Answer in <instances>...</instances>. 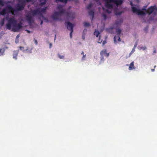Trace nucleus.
<instances>
[{
	"instance_id": "nucleus-4",
	"label": "nucleus",
	"mask_w": 157,
	"mask_h": 157,
	"mask_svg": "<svg viewBox=\"0 0 157 157\" xmlns=\"http://www.w3.org/2000/svg\"><path fill=\"white\" fill-rule=\"evenodd\" d=\"M58 11H54L51 15V18L53 21H56L60 19L61 15L65 12V10L63 8L62 5H59L57 6Z\"/></svg>"
},
{
	"instance_id": "nucleus-47",
	"label": "nucleus",
	"mask_w": 157,
	"mask_h": 157,
	"mask_svg": "<svg viewBox=\"0 0 157 157\" xmlns=\"http://www.w3.org/2000/svg\"><path fill=\"white\" fill-rule=\"evenodd\" d=\"M56 37H55V39H54V40H55L56 39Z\"/></svg>"
},
{
	"instance_id": "nucleus-1",
	"label": "nucleus",
	"mask_w": 157,
	"mask_h": 157,
	"mask_svg": "<svg viewBox=\"0 0 157 157\" xmlns=\"http://www.w3.org/2000/svg\"><path fill=\"white\" fill-rule=\"evenodd\" d=\"M18 4L15 6V8H13L11 6L8 5L2 11H0V14L3 16L7 14L6 19L7 22L6 24V28L7 29L10 30L12 28V30L14 32H18L22 27L21 24L20 23H17V20L13 16H11V15H14L17 13V11L21 10L24 8V6L27 2H31L33 0H18ZM4 5L2 0H0V10L2 7ZM5 18L2 19L0 21V25L2 26L4 24Z\"/></svg>"
},
{
	"instance_id": "nucleus-39",
	"label": "nucleus",
	"mask_w": 157,
	"mask_h": 157,
	"mask_svg": "<svg viewBox=\"0 0 157 157\" xmlns=\"http://www.w3.org/2000/svg\"><path fill=\"white\" fill-rule=\"evenodd\" d=\"M106 43V42L105 41H103L102 43V44L104 45Z\"/></svg>"
},
{
	"instance_id": "nucleus-26",
	"label": "nucleus",
	"mask_w": 157,
	"mask_h": 157,
	"mask_svg": "<svg viewBox=\"0 0 157 157\" xmlns=\"http://www.w3.org/2000/svg\"><path fill=\"white\" fill-rule=\"evenodd\" d=\"M87 32V29H85L83 31L82 34L86 35Z\"/></svg>"
},
{
	"instance_id": "nucleus-36",
	"label": "nucleus",
	"mask_w": 157,
	"mask_h": 157,
	"mask_svg": "<svg viewBox=\"0 0 157 157\" xmlns=\"http://www.w3.org/2000/svg\"><path fill=\"white\" fill-rule=\"evenodd\" d=\"M115 13L116 15H120L121 13V12L117 13V12H116Z\"/></svg>"
},
{
	"instance_id": "nucleus-29",
	"label": "nucleus",
	"mask_w": 157,
	"mask_h": 157,
	"mask_svg": "<svg viewBox=\"0 0 157 157\" xmlns=\"http://www.w3.org/2000/svg\"><path fill=\"white\" fill-rule=\"evenodd\" d=\"M102 41V40H101L100 39V36H99V38L98 40V43L101 44V43Z\"/></svg>"
},
{
	"instance_id": "nucleus-33",
	"label": "nucleus",
	"mask_w": 157,
	"mask_h": 157,
	"mask_svg": "<svg viewBox=\"0 0 157 157\" xmlns=\"http://www.w3.org/2000/svg\"><path fill=\"white\" fill-rule=\"evenodd\" d=\"M34 42H35V44H36V45H37V44H38V43H37V40L35 39H34Z\"/></svg>"
},
{
	"instance_id": "nucleus-11",
	"label": "nucleus",
	"mask_w": 157,
	"mask_h": 157,
	"mask_svg": "<svg viewBox=\"0 0 157 157\" xmlns=\"http://www.w3.org/2000/svg\"><path fill=\"white\" fill-rule=\"evenodd\" d=\"M100 55H104L106 57H108L109 55V53L106 52V49H103L101 51L100 53Z\"/></svg>"
},
{
	"instance_id": "nucleus-37",
	"label": "nucleus",
	"mask_w": 157,
	"mask_h": 157,
	"mask_svg": "<svg viewBox=\"0 0 157 157\" xmlns=\"http://www.w3.org/2000/svg\"><path fill=\"white\" fill-rule=\"evenodd\" d=\"M20 34H18V35L17 36H16V38H17V39H19V37H20Z\"/></svg>"
},
{
	"instance_id": "nucleus-46",
	"label": "nucleus",
	"mask_w": 157,
	"mask_h": 157,
	"mask_svg": "<svg viewBox=\"0 0 157 157\" xmlns=\"http://www.w3.org/2000/svg\"><path fill=\"white\" fill-rule=\"evenodd\" d=\"M83 52H82V53L81 54H83Z\"/></svg>"
},
{
	"instance_id": "nucleus-2",
	"label": "nucleus",
	"mask_w": 157,
	"mask_h": 157,
	"mask_svg": "<svg viewBox=\"0 0 157 157\" xmlns=\"http://www.w3.org/2000/svg\"><path fill=\"white\" fill-rule=\"evenodd\" d=\"M105 2V8L102 7L103 11L108 13H110L112 9L116 10L118 6L121 5L124 0H104ZM96 6H99L101 4L98 0H94Z\"/></svg>"
},
{
	"instance_id": "nucleus-41",
	"label": "nucleus",
	"mask_w": 157,
	"mask_h": 157,
	"mask_svg": "<svg viewBox=\"0 0 157 157\" xmlns=\"http://www.w3.org/2000/svg\"><path fill=\"white\" fill-rule=\"evenodd\" d=\"M26 31L28 33H30V31L28 30H26Z\"/></svg>"
},
{
	"instance_id": "nucleus-3",
	"label": "nucleus",
	"mask_w": 157,
	"mask_h": 157,
	"mask_svg": "<svg viewBox=\"0 0 157 157\" xmlns=\"http://www.w3.org/2000/svg\"><path fill=\"white\" fill-rule=\"evenodd\" d=\"M46 10V7H45L36 9L34 10H31L30 13L26 16V19L29 23L30 24L33 21V17L37 15L39 16V18L41 21L40 25H41L44 21L49 22V20L42 15V14L45 13Z\"/></svg>"
},
{
	"instance_id": "nucleus-5",
	"label": "nucleus",
	"mask_w": 157,
	"mask_h": 157,
	"mask_svg": "<svg viewBox=\"0 0 157 157\" xmlns=\"http://www.w3.org/2000/svg\"><path fill=\"white\" fill-rule=\"evenodd\" d=\"M130 5L132 11L133 13L139 15H144L147 13V6H144L140 10V7L138 5L133 4L132 2H130Z\"/></svg>"
},
{
	"instance_id": "nucleus-42",
	"label": "nucleus",
	"mask_w": 157,
	"mask_h": 157,
	"mask_svg": "<svg viewBox=\"0 0 157 157\" xmlns=\"http://www.w3.org/2000/svg\"><path fill=\"white\" fill-rule=\"evenodd\" d=\"M51 46H52V44L51 43L50 44V48H51Z\"/></svg>"
},
{
	"instance_id": "nucleus-15",
	"label": "nucleus",
	"mask_w": 157,
	"mask_h": 157,
	"mask_svg": "<svg viewBox=\"0 0 157 157\" xmlns=\"http://www.w3.org/2000/svg\"><path fill=\"white\" fill-rule=\"evenodd\" d=\"M122 22V21L121 19H119L117 20L115 22L114 25L117 27L118 25H120Z\"/></svg>"
},
{
	"instance_id": "nucleus-28",
	"label": "nucleus",
	"mask_w": 157,
	"mask_h": 157,
	"mask_svg": "<svg viewBox=\"0 0 157 157\" xmlns=\"http://www.w3.org/2000/svg\"><path fill=\"white\" fill-rule=\"evenodd\" d=\"M70 31H71V32H70V38H72V33L73 32V30Z\"/></svg>"
},
{
	"instance_id": "nucleus-44",
	"label": "nucleus",
	"mask_w": 157,
	"mask_h": 157,
	"mask_svg": "<svg viewBox=\"0 0 157 157\" xmlns=\"http://www.w3.org/2000/svg\"><path fill=\"white\" fill-rule=\"evenodd\" d=\"M136 2H139V0H135Z\"/></svg>"
},
{
	"instance_id": "nucleus-16",
	"label": "nucleus",
	"mask_w": 157,
	"mask_h": 157,
	"mask_svg": "<svg viewBox=\"0 0 157 157\" xmlns=\"http://www.w3.org/2000/svg\"><path fill=\"white\" fill-rule=\"evenodd\" d=\"M116 26L114 25L113 27H111L106 29V31L111 33H113V30L114 28H116Z\"/></svg>"
},
{
	"instance_id": "nucleus-10",
	"label": "nucleus",
	"mask_w": 157,
	"mask_h": 157,
	"mask_svg": "<svg viewBox=\"0 0 157 157\" xmlns=\"http://www.w3.org/2000/svg\"><path fill=\"white\" fill-rule=\"evenodd\" d=\"M67 28L70 31L73 30L74 25L70 22H67Z\"/></svg>"
},
{
	"instance_id": "nucleus-40",
	"label": "nucleus",
	"mask_w": 157,
	"mask_h": 157,
	"mask_svg": "<svg viewBox=\"0 0 157 157\" xmlns=\"http://www.w3.org/2000/svg\"><path fill=\"white\" fill-rule=\"evenodd\" d=\"M8 47L5 46L4 47V48L3 49H5V50L6 49H8Z\"/></svg>"
},
{
	"instance_id": "nucleus-14",
	"label": "nucleus",
	"mask_w": 157,
	"mask_h": 157,
	"mask_svg": "<svg viewBox=\"0 0 157 157\" xmlns=\"http://www.w3.org/2000/svg\"><path fill=\"white\" fill-rule=\"evenodd\" d=\"M137 48H138V49L140 50H143V51H144V50H145L147 49V47L145 46H143L142 45H139L138 47Z\"/></svg>"
},
{
	"instance_id": "nucleus-49",
	"label": "nucleus",
	"mask_w": 157,
	"mask_h": 157,
	"mask_svg": "<svg viewBox=\"0 0 157 157\" xmlns=\"http://www.w3.org/2000/svg\"><path fill=\"white\" fill-rule=\"evenodd\" d=\"M84 1H85V0H84Z\"/></svg>"
},
{
	"instance_id": "nucleus-32",
	"label": "nucleus",
	"mask_w": 157,
	"mask_h": 157,
	"mask_svg": "<svg viewBox=\"0 0 157 157\" xmlns=\"http://www.w3.org/2000/svg\"><path fill=\"white\" fill-rule=\"evenodd\" d=\"M16 52H17V54L18 53V52H19V50H17L16 51H14L13 52V54H16Z\"/></svg>"
},
{
	"instance_id": "nucleus-19",
	"label": "nucleus",
	"mask_w": 157,
	"mask_h": 157,
	"mask_svg": "<svg viewBox=\"0 0 157 157\" xmlns=\"http://www.w3.org/2000/svg\"><path fill=\"white\" fill-rule=\"evenodd\" d=\"M121 32V30L119 28L117 29L116 30L117 35L119 36Z\"/></svg>"
},
{
	"instance_id": "nucleus-7",
	"label": "nucleus",
	"mask_w": 157,
	"mask_h": 157,
	"mask_svg": "<svg viewBox=\"0 0 157 157\" xmlns=\"http://www.w3.org/2000/svg\"><path fill=\"white\" fill-rule=\"evenodd\" d=\"M94 5L93 4V3H90L87 6V8L89 9V14L90 16L92 17V19H93L94 16V12L92 10H91V9L92 7Z\"/></svg>"
},
{
	"instance_id": "nucleus-30",
	"label": "nucleus",
	"mask_w": 157,
	"mask_h": 157,
	"mask_svg": "<svg viewBox=\"0 0 157 157\" xmlns=\"http://www.w3.org/2000/svg\"><path fill=\"white\" fill-rule=\"evenodd\" d=\"M86 56V55H83V56L82 58V60H84L85 59V58Z\"/></svg>"
},
{
	"instance_id": "nucleus-38",
	"label": "nucleus",
	"mask_w": 157,
	"mask_h": 157,
	"mask_svg": "<svg viewBox=\"0 0 157 157\" xmlns=\"http://www.w3.org/2000/svg\"><path fill=\"white\" fill-rule=\"evenodd\" d=\"M156 53V50H154L153 51V54L154 55V54H155Z\"/></svg>"
},
{
	"instance_id": "nucleus-35",
	"label": "nucleus",
	"mask_w": 157,
	"mask_h": 157,
	"mask_svg": "<svg viewBox=\"0 0 157 157\" xmlns=\"http://www.w3.org/2000/svg\"><path fill=\"white\" fill-rule=\"evenodd\" d=\"M85 35H83V34L82 35V39L83 40H84L85 39Z\"/></svg>"
},
{
	"instance_id": "nucleus-48",
	"label": "nucleus",
	"mask_w": 157,
	"mask_h": 157,
	"mask_svg": "<svg viewBox=\"0 0 157 157\" xmlns=\"http://www.w3.org/2000/svg\"><path fill=\"white\" fill-rule=\"evenodd\" d=\"M156 67V66H154V67Z\"/></svg>"
},
{
	"instance_id": "nucleus-18",
	"label": "nucleus",
	"mask_w": 157,
	"mask_h": 157,
	"mask_svg": "<svg viewBox=\"0 0 157 157\" xmlns=\"http://www.w3.org/2000/svg\"><path fill=\"white\" fill-rule=\"evenodd\" d=\"M99 34L100 33L98 30H95L94 32V35L96 37H98Z\"/></svg>"
},
{
	"instance_id": "nucleus-45",
	"label": "nucleus",
	"mask_w": 157,
	"mask_h": 157,
	"mask_svg": "<svg viewBox=\"0 0 157 157\" xmlns=\"http://www.w3.org/2000/svg\"><path fill=\"white\" fill-rule=\"evenodd\" d=\"M10 44V43H7V44Z\"/></svg>"
},
{
	"instance_id": "nucleus-13",
	"label": "nucleus",
	"mask_w": 157,
	"mask_h": 157,
	"mask_svg": "<svg viewBox=\"0 0 157 157\" xmlns=\"http://www.w3.org/2000/svg\"><path fill=\"white\" fill-rule=\"evenodd\" d=\"M135 67L134 66V62L133 61L130 64L128 69L129 70H132L135 69Z\"/></svg>"
},
{
	"instance_id": "nucleus-23",
	"label": "nucleus",
	"mask_w": 157,
	"mask_h": 157,
	"mask_svg": "<svg viewBox=\"0 0 157 157\" xmlns=\"http://www.w3.org/2000/svg\"><path fill=\"white\" fill-rule=\"evenodd\" d=\"M135 48H133L132 49V51L130 52V53H129V57L135 51Z\"/></svg>"
},
{
	"instance_id": "nucleus-6",
	"label": "nucleus",
	"mask_w": 157,
	"mask_h": 157,
	"mask_svg": "<svg viewBox=\"0 0 157 157\" xmlns=\"http://www.w3.org/2000/svg\"><path fill=\"white\" fill-rule=\"evenodd\" d=\"M20 50L22 51L24 53H31L32 52V48L30 49L29 47H26L25 49H24V47L22 46H20L19 47Z\"/></svg>"
},
{
	"instance_id": "nucleus-12",
	"label": "nucleus",
	"mask_w": 157,
	"mask_h": 157,
	"mask_svg": "<svg viewBox=\"0 0 157 157\" xmlns=\"http://www.w3.org/2000/svg\"><path fill=\"white\" fill-rule=\"evenodd\" d=\"M117 41H120L121 39L119 36L117 35L115 36L114 38V42L115 44H116Z\"/></svg>"
},
{
	"instance_id": "nucleus-34",
	"label": "nucleus",
	"mask_w": 157,
	"mask_h": 157,
	"mask_svg": "<svg viewBox=\"0 0 157 157\" xmlns=\"http://www.w3.org/2000/svg\"><path fill=\"white\" fill-rule=\"evenodd\" d=\"M137 42H136V43H135L134 45V48H136V47L137 46Z\"/></svg>"
},
{
	"instance_id": "nucleus-24",
	"label": "nucleus",
	"mask_w": 157,
	"mask_h": 157,
	"mask_svg": "<svg viewBox=\"0 0 157 157\" xmlns=\"http://www.w3.org/2000/svg\"><path fill=\"white\" fill-rule=\"evenodd\" d=\"M16 54H13V58L15 59H17V52H16Z\"/></svg>"
},
{
	"instance_id": "nucleus-31",
	"label": "nucleus",
	"mask_w": 157,
	"mask_h": 157,
	"mask_svg": "<svg viewBox=\"0 0 157 157\" xmlns=\"http://www.w3.org/2000/svg\"><path fill=\"white\" fill-rule=\"evenodd\" d=\"M19 39L16 38L15 43L16 44L18 43L19 42Z\"/></svg>"
},
{
	"instance_id": "nucleus-21",
	"label": "nucleus",
	"mask_w": 157,
	"mask_h": 157,
	"mask_svg": "<svg viewBox=\"0 0 157 157\" xmlns=\"http://www.w3.org/2000/svg\"><path fill=\"white\" fill-rule=\"evenodd\" d=\"M58 57L60 59H64L65 58L64 56L63 55H61L59 54H58L57 55Z\"/></svg>"
},
{
	"instance_id": "nucleus-27",
	"label": "nucleus",
	"mask_w": 157,
	"mask_h": 157,
	"mask_svg": "<svg viewBox=\"0 0 157 157\" xmlns=\"http://www.w3.org/2000/svg\"><path fill=\"white\" fill-rule=\"evenodd\" d=\"M102 16L104 20H105L106 18V16L105 14H102Z\"/></svg>"
},
{
	"instance_id": "nucleus-43",
	"label": "nucleus",
	"mask_w": 157,
	"mask_h": 157,
	"mask_svg": "<svg viewBox=\"0 0 157 157\" xmlns=\"http://www.w3.org/2000/svg\"><path fill=\"white\" fill-rule=\"evenodd\" d=\"M155 70L154 69H151V71H154Z\"/></svg>"
},
{
	"instance_id": "nucleus-9",
	"label": "nucleus",
	"mask_w": 157,
	"mask_h": 157,
	"mask_svg": "<svg viewBox=\"0 0 157 157\" xmlns=\"http://www.w3.org/2000/svg\"><path fill=\"white\" fill-rule=\"evenodd\" d=\"M156 7L154 6H151L147 9V12L146 14H148L149 15L151 14L152 12L154 11H156Z\"/></svg>"
},
{
	"instance_id": "nucleus-22",
	"label": "nucleus",
	"mask_w": 157,
	"mask_h": 157,
	"mask_svg": "<svg viewBox=\"0 0 157 157\" xmlns=\"http://www.w3.org/2000/svg\"><path fill=\"white\" fill-rule=\"evenodd\" d=\"M47 0H40V4L41 5L44 4L46 3Z\"/></svg>"
},
{
	"instance_id": "nucleus-20",
	"label": "nucleus",
	"mask_w": 157,
	"mask_h": 157,
	"mask_svg": "<svg viewBox=\"0 0 157 157\" xmlns=\"http://www.w3.org/2000/svg\"><path fill=\"white\" fill-rule=\"evenodd\" d=\"M84 26L85 27H88L90 26V24L86 22L83 23Z\"/></svg>"
},
{
	"instance_id": "nucleus-8",
	"label": "nucleus",
	"mask_w": 157,
	"mask_h": 157,
	"mask_svg": "<svg viewBox=\"0 0 157 157\" xmlns=\"http://www.w3.org/2000/svg\"><path fill=\"white\" fill-rule=\"evenodd\" d=\"M67 16L69 19H73L75 17V13L73 12H68L67 13Z\"/></svg>"
},
{
	"instance_id": "nucleus-25",
	"label": "nucleus",
	"mask_w": 157,
	"mask_h": 157,
	"mask_svg": "<svg viewBox=\"0 0 157 157\" xmlns=\"http://www.w3.org/2000/svg\"><path fill=\"white\" fill-rule=\"evenodd\" d=\"M101 55V62H103L104 60V58L103 56V55Z\"/></svg>"
},
{
	"instance_id": "nucleus-17",
	"label": "nucleus",
	"mask_w": 157,
	"mask_h": 157,
	"mask_svg": "<svg viewBox=\"0 0 157 157\" xmlns=\"http://www.w3.org/2000/svg\"><path fill=\"white\" fill-rule=\"evenodd\" d=\"M5 52V49L0 48V56H3Z\"/></svg>"
}]
</instances>
